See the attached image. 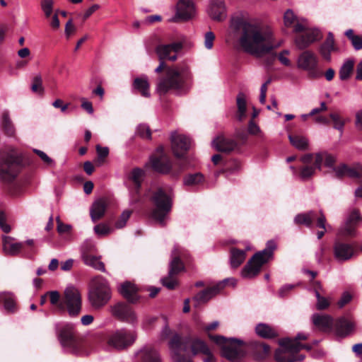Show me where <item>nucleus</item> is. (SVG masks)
I'll list each match as a JSON object with an SVG mask.
<instances>
[{"mask_svg": "<svg viewBox=\"0 0 362 362\" xmlns=\"http://www.w3.org/2000/svg\"><path fill=\"white\" fill-rule=\"evenodd\" d=\"M230 28L240 48L245 52L255 56H262L276 48L272 30L247 20L236 17L231 19Z\"/></svg>", "mask_w": 362, "mask_h": 362, "instance_id": "obj_1", "label": "nucleus"}, {"mask_svg": "<svg viewBox=\"0 0 362 362\" xmlns=\"http://www.w3.org/2000/svg\"><path fill=\"white\" fill-rule=\"evenodd\" d=\"M182 48L181 42L160 45L156 52L160 59L159 66L155 71L160 74L157 78L156 90L159 95H165L173 90H181L189 78V72L186 66H168L164 59L175 61L177 53Z\"/></svg>", "mask_w": 362, "mask_h": 362, "instance_id": "obj_2", "label": "nucleus"}, {"mask_svg": "<svg viewBox=\"0 0 362 362\" xmlns=\"http://www.w3.org/2000/svg\"><path fill=\"white\" fill-rule=\"evenodd\" d=\"M209 338L221 346V356L230 362H240L246 356L262 361L271 353L270 346L260 341L245 343L236 338H226L221 335L208 334Z\"/></svg>", "mask_w": 362, "mask_h": 362, "instance_id": "obj_3", "label": "nucleus"}, {"mask_svg": "<svg viewBox=\"0 0 362 362\" xmlns=\"http://www.w3.org/2000/svg\"><path fill=\"white\" fill-rule=\"evenodd\" d=\"M170 139L173 154L180 160L173 163L168 157L163 155L152 156L145 167L151 168L156 173L168 175L171 178L177 179L186 168L187 160L185 156L191 147L192 141L185 135L177 133H173Z\"/></svg>", "mask_w": 362, "mask_h": 362, "instance_id": "obj_4", "label": "nucleus"}, {"mask_svg": "<svg viewBox=\"0 0 362 362\" xmlns=\"http://www.w3.org/2000/svg\"><path fill=\"white\" fill-rule=\"evenodd\" d=\"M23 168L21 154L13 148L0 151V179L6 183L8 192L18 196L23 192V185L16 179Z\"/></svg>", "mask_w": 362, "mask_h": 362, "instance_id": "obj_5", "label": "nucleus"}, {"mask_svg": "<svg viewBox=\"0 0 362 362\" xmlns=\"http://www.w3.org/2000/svg\"><path fill=\"white\" fill-rule=\"evenodd\" d=\"M284 21L285 26L288 28L293 26V32L296 33L295 44L299 49L303 50L322 38V34L320 30L306 28L298 23L297 16L291 9H288L285 12Z\"/></svg>", "mask_w": 362, "mask_h": 362, "instance_id": "obj_6", "label": "nucleus"}, {"mask_svg": "<svg viewBox=\"0 0 362 362\" xmlns=\"http://www.w3.org/2000/svg\"><path fill=\"white\" fill-rule=\"evenodd\" d=\"M191 260V255L187 250L175 245L171 252L168 275L161 280L163 285L170 290L175 289L178 284L176 276L185 270V265H189Z\"/></svg>", "mask_w": 362, "mask_h": 362, "instance_id": "obj_7", "label": "nucleus"}, {"mask_svg": "<svg viewBox=\"0 0 362 362\" xmlns=\"http://www.w3.org/2000/svg\"><path fill=\"white\" fill-rule=\"evenodd\" d=\"M150 201L153 206L152 218L161 226L165 224V218L170 212L173 206V197L170 190L158 187L151 194Z\"/></svg>", "mask_w": 362, "mask_h": 362, "instance_id": "obj_8", "label": "nucleus"}, {"mask_svg": "<svg viewBox=\"0 0 362 362\" xmlns=\"http://www.w3.org/2000/svg\"><path fill=\"white\" fill-rule=\"evenodd\" d=\"M300 161L304 165L300 170V177L303 180H308L315 174L317 169L321 170L323 161L326 167L332 168L336 159L327 152H320L315 155L306 153L300 158Z\"/></svg>", "mask_w": 362, "mask_h": 362, "instance_id": "obj_9", "label": "nucleus"}, {"mask_svg": "<svg viewBox=\"0 0 362 362\" xmlns=\"http://www.w3.org/2000/svg\"><path fill=\"white\" fill-rule=\"evenodd\" d=\"M280 348L274 353V358L277 362H296L302 361L304 355H298L301 349L310 351L311 346L308 344H301L300 341H291L290 338L281 339L279 341Z\"/></svg>", "mask_w": 362, "mask_h": 362, "instance_id": "obj_10", "label": "nucleus"}, {"mask_svg": "<svg viewBox=\"0 0 362 362\" xmlns=\"http://www.w3.org/2000/svg\"><path fill=\"white\" fill-rule=\"evenodd\" d=\"M276 248V245L274 241H268L266 247L256 252L243 267V277L250 279L256 276L260 272L262 267L273 258Z\"/></svg>", "mask_w": 362, "mask_h": 362, "instance_id": "obj_11", "label": "nucleus"}, {"mask_svg": "<svg viewBox=\"0 0 362 362\" xmlns=\"http://www.w3.org/2000/svg\"><path fill=\"white\" fill-rule=\"evenodd\" d=\"M111 288L107 281L103 277L93 279L88 292V300L96 310L105 306L111 298Z\"/></svg>", "mask_w": 362, "mask_h": 362, "instance_id": "obj_12", "label": "nucleus"}, {"mask_svg": "<svg viewBox=\"0 0 362 362\" xmlns=\"http://www.w3.org/2000/svg\"><path fill=\"white\" fill-rule=\"evenodd\" d=\"M162 338L163 339L170 338L168 345L175 362H193L189 357L182 354L187 351V344L179 334L165 326L162 331Z\"/></svg>", "mask_w": 362, "mask_h": 362, "instance_id": "obj_13", "label": "nucleus"}, {"mask_svg": "<svg viewBox=\"0 0 362 362\" xmlns=\"http://www.w3.org/2000/svg\"><path fill=\"white\" fill-rule=\"evenodd\" d=\"M57 335L61 345L69 351L77 354L81 347V341L74 327L71 324H66L62 328L56 327Z\"/></svg>", "mask_w": 362, "mask_h": 362, "instance_id": "obj_14", "label": "nucleus"}, {"mask_svg": "<svg viewBox=\"0 0 362 362\" xmlns=\"http://www.w3.org/2000/svg\"><path fill=\"white\" fill-rule=\"evenodd\" d=\"M81 296L74 287L66 288L59 304V312L67 311L69 316L76 317L81 310Z\"/></svg>", "mask_w": 362, "mask_h": 362, "instance_id": "obj_15", "label": "nucleus"}, {"mask_svg": "<svg viewBox=\"0 0 362 362\" xmlns=\"http://www.w3.org/2000/svg\"><path fill=\"white\" fill-rule=\"evenodd\" d=\"M146 176L145 171L140 168H133L127 175L125 183L132 203L137 204L141 197V187Z\"/></svg>", "mask_w": 362, "mask_h": 362, "instance_id": "obj_16", "label": "nucleus"}, {"mask_svg": "<svg viewBox=\"0 0 362 362\" xmlns=\"http://www.w3.org/2000/svg\"><path fill=\"white\" fill-rule=\"evenodd\" d=\"M298 67L308 71L310 78H317L322 76V72L318 69V58L310 50L303 51L298 57Z\"/></svg>", "mask_w": 362, "mask_h": 362, "instance_id": "obj_17", "label": "nucleus"}, {"mask_svg": "<svg viewBox=\"0 0 362 362\" xmlns=\"http://www.w3.org/2000/svg\"><path fill=\"white\" fill-rule=\"evenodd\" d=\"M111 313L119 321L131 325L137 322V317L133 308L127 303L119 301L111 307Z\"/></svg>", "mask_w": 362, "mask_h": 362, "instance_id": "obj_18", "label": "nucleus"}, {"mask_svg": "<svg viewBox=\"0 0 362 362\" xmlns=\"http://www.w3.org/2000/svg\"><path fill=\"white\" fill-rule=\"evenodd\" d=\"M229 283L234 286L235 280L234 279H226L211 287L201 291L194 297L193 300L197 303V305L205 303L219 293Z\"/></svg>", "mask_w": 362, "mask_h": 362, "instance_id": "obj_19", "label": "nucleus"}, {"mask_svg": "<svg viewBox=\"0 0 362 362\" xmlns=\"http://www.w3.org/2000/svg\"><path fill=\"white\" fill-rule=\"evenodd\" d=\"M134 332L122 329L112 334L108 339V344L117 349H124L131 346L135 341Z\"/></svg>", "mask_w": 362, "mask_h": 362, "instance_id": "obj_20", "label": "nucleus"}, {"mask_svg": "<svg viewBox=\"0 0 362 362\" xmlns=\"http://www.w3.org/2000/svg\"><path fill=\"white\" fill-rule=\"evenodd\" d=\"M333 253L338 261H347L354 256V247L351 243L337 238L334 243Z\"/></svg>", "mask_w": 362, "mask_h": 362, "instance_id": "obj_21", "label": "nucleus"}, {"mask_svg": "<svg viewBox=\"0 0 362 362\" xmlns=\"http://www.w3.org/2000/svg\"><path fill=\"white\" fill-rule=\"evenodd\" d=\"M13 238L10 236L2 237V245L4 252L10 256H17L25 249V245L33 246V240H28L25 243H13Z\"/></svg>", "mask_w": 362, "mask_h": 362, "instance_id": "obj_22", "label": "nucleus"}, {"mask_svg": "<svg viewBox=\"0 0 362 362\" xmlns=\"http://www.w3.org/2000/svg\"><path fill=\"white\" fill-rule=\"evenodd\" d=\"M118 292L129 303L135 304L140 300L139 288L131 281L122 283L118 288Z\"/></svg>", "mask_w": 362, "mask_h": 362, "instance_id": "obj_23", "label": "nucleus"}, {"mask_svg": "<svg viewBox=\"0 0 362 362\" xmlns=\"http://www.w3.org/2000/svg\"><path fill=\"white\" fill-rule=\"evenodd\" d=\"M187 344V351L189 349L192 356L204 355L209 353L210 349L207 343L198 337H187L183 339Z\"/></svg>", "mask_w": 362, "mask_h": 362, "instance_id": "obj_24", "label": "nucleus"}, {"mask_svg": "<svg viewBox=\"0 0 362 362\" xmlns=\"http://www.w3.org/2000/svg\"><path fill=\"white\" fill-rule=\"evenodd\" d=\"M194 11V6L192 0H180L177 5L175 21H188Z\"/></svg>", "mask_w": 362, "mask_h": 362, "instance_id": "obj_25", "label": "nucleus"}, {"mask_svg": "<svg viewBox=\"0 0 362 362\" xmlns=\"http://www.w3.org/2000/svg\"><path fill=\"white\" fill-rule=\"evenodd\" d=\"M93 247V245L91 244L84 247L82 255L83 260L86 265L90 266L95 269L105 272V264L103 262L100 261V257L93 255L90 253Z\"/></svg>", "mask_w": 362, "mask_h": 362, "instance_id": "obj_26", "label": "nucleus"}, {"mask_svg": "<svg viewBox=\"0 0 362 362\" xmlns=\"http://www.w3.org/2000/svg\"><path fill=\"white\" fill-rule=\"evenodd\" d=\"M0 304L8 314L16 313L18 310V305L15 294L10 291L0 292Z\"/></svg>", "mask_w": 362, "mask_h": 362, "instance_id": "obj_27", "label": "nucleus"}, {"mask_svg": "<svg viewBox=\"0 0 362 362\" xmlns=\"http://www.w3.org/2000/svg\"><path fill=\"white\" fill-rule=\"evenodd\" d=\"M214 146L218 151L230 153L238 148V143L232 139L218 136L213 141Z\"/></svg>", "mask_w": 362, "mask_h": 362, "instance_id": "obj_28", "label": "nucleus"}, {"mask_svg": "<svg viewBox=\"0 0 362 362\" xmlns=\"http://www.w3.org/2000/svg\"><path fill=\"white\" fill-rule=\"evenodd\" d=\"M313 323L316 328L322 332H329L334 327V319L329 315L314 314Z\"/></svg>", "mask_w": 362, "mask_h": 362, "instance_id": "obj_29", "label": "nucleus"}, {"mask_svg": "<svg viewBox=\"0 0 362 362\" xmlns=\"http://www.w3.org/2000/svg\"><path fill=\"white\" fill-rule=\"evenodd\" d=\"M337 50L334 35L329 33L325 40L319 47V52L322 59L326 62L331 61V53Z\"/></svg>", "mask_w": 362, "mask_h": 362, "instance_id": "obj_30", "label": "nucleus"}, {"mask_svg": "<svg viewBox=\"0 0 362 362\" xmlns=\"http://www.w3.org/2000/svg\"><path fill=\"white\" fill-rule=\"evenodd\" d=\"M210 17L217 21H223L226 17V6L223 0H213L209 8Z\"/></svg>", "mask_w": 362, "mask_h": 362, "instance_id": "obj_31", "label": "nucleus"}, {"mask_svg": "<svg viewBox=\"0 0 362 362\" xmlns=\"http://www.w3.org/2000/svg\"><path fill=\"white\" fill-rule=\"evenodd\" d=\"M335 177L341 179L344 176H348L352 178H361V168L360 165L356 168H350L346 164H342L339 167L334 168Z\"/></svg>", "mask_w": 362, "mask_h": 362, "instance_id": "obj_32", "label": "nucleus"}, {"mask_svg": "<svg viewBox=\"0 0 362 362\" xmlns=\"http://www.w3.org/2000/svg\"><path fill=\"white\" fill-rule=\"evenodd\" d=\"M107 204L104 198L96 200L90 208V214L92 221L95 223L100 220L105 215Z\"/></svg>", "mask_w": 362, "mask_h": 362, "instance_id": "obj_33", "label": "nucleus"}, {"mask_svg": "<svg viewBox=\"0 0 362 362\" xmlns=\"http://www.w3.org/2000/svg\"><path fill=\"white\" fill-rule=\"evenodd\" d=\"M334 327L337 335L345 337L349 334L354 329V324L344 317L334 320Z\"/></svg>", "mask_w": 362, "mask_h": 362, "instance_id": "obj_34", "label": "nucleus"}, {"mask_svg": "<svg viewBox=\"0 0 362 362\" xmlns=\"http://www.w3.org/2000/svg\"><path fill=\"white\" fill-rule=\"evenodd\" d=\"M132 88L135 93H139L143 97L149 98L151 95L149 92L150 84L146 76L135 78Z\"/></svg>", "mask_w": 362, "mask_h": 362, "instance_id": "obj_35", "label": "nucleus"}, {"mask_svg": "<svg viewBox=\"0 0 362 362\" xmlns=\"http://www.w3.org/2000/svg\"><path fill=\"white\" fill-rule=\"evenodd\" d=\"M318 217L315 211H310L297 214L294 218V222L298 226L305 225L306 227L311 228L314 221H317Z\"/></svg>", "mask_w": 362, "mask_h": 362, "instance_id": "obj_36", "label": "nucleus"}, {"mask_svg": "<svg viewBox=\"0 0 362 362\" xmlns=\"http://www.w3.org/2000/svg\"><path fill=\"white\" fill-rule=\"evenodd\" d=\"M240 169V163L238 160H226L223 162V168L221 170L217 171L215 173V175L216 177H218L221 174H224L226 175V176H228V175L233 174L239 171Z\"/></svg>", "mask_w": 362, "mask_h": 362, "instance_id": "obj_37", "label": "nucleus"}, {"mask_svg": "<svg viewBox=\"0 0 362 362\" xmlns=\"http://www.w3.org/2000/svg\"><path fill=\"white\" fill-rule=\"evenodd\" d=\"M246 258L245 250L236 247H231L230 250V261L233 268H238L240 266Z\"/></svg>", "mask_w": 362, "mask_h": 362, "instance_id": "obj_38", "label": "nucleus"}, {"mask_svg": "<svg viewBox=\"0 0 362 362\" xmlns=\"http://www.w3.org/2000/svg\"><path fill=\"white\" fill-rule=\"evenodd\" d=\"M255 332L258 336L264 339H274L278 336L272 327L264 323L258 324L255 327Z\"/></svg>", "mask_w": 362, "mask_h": 362, "instance_id": "obj_39", "label": "nucleus"}, {"mask_svg": "<svg viewBox=\"0 0 362 362\" xmlns=\"http://www.w3.org/2000/svg\"><path fill=\"white\" fill-rule=\"evenodd\" d=\"M204 181V176L201 173L187 174L184 177L183 180L184 185L188 187H194L202 185Z\"/></svg>", "mask_w": 362, "mask_h": 362, "instance_id": "obj_40", "label": "nucleus"}, {"mask_svg": "<svg viewBox=\"0 0 362 362\" xmlns=\"http://www.w3.org/2000/svg\"><path fill=\"white\" fill-rule=\"evenodd\" d=\"M291 144L299 150H306L308 147V140L301 136L289 135L288 136Z\"/></svg>", "mask_w": 362, "mask_h": 362, "instance_id": "obj_41", "label": "nucleus"}, {"mask_svg": "<svg viewBox=\"0 0 362 362\" xmlns=\"http://www.w3.org/2000/svg\"><path fill=\"white\" fill-rule=\"evenodd\" d=\"M3 130L8 136H13L15 134L14 126L9 118L8 112H4L2 115Z\"/></svg>", "mask_w": 362, "mask_h": 362, "instance_id": "obj_42", "label": "nucleus"}, {"mask_svg": "<svg viewBox=\"0 0 362 362\" xmlns=\"http://www.w3.org/2000/svg\"><path fill=\"white\" fill-rule=\"evenodd\" d=\"M345 35L351 41L352 46L356 50L362 49V36L354 34L352 29L345 32Z\"/></svg>", "mask_w": 362, "mask_h": 362, "instance_id": "obj_43", "label": "nucleus"}, {"mask_svg": "<svg viewBox=\"0 0 362 362\" xmlns=\"http://www.w3.org/2000/svg\"><path fill=\"white\" fill-rule=\"evenodd\" d=\"M237 106L238 112L236 117L239 121H242L245 117L246 112V101L243 93H239L237 97Z\"/></svg>", "mask_w": 362, "mask_h": 362, "instance_id": "obj_44", "label": "nucleus"}, {"mask_svg": "<svg viewBox=\"0 0 362 362\" xmlns=\"http://www.w3.org/2000/svg\"><path fill=\"white\" fill-rule=\"evenodd\" d=\"M354 69V62L351 60L346 61L339 70V78L342 81L347 80Z\"/></svg>", "mask_w": 362, "mask_h": 362, "instance_id": "obj_45", "label": "nucleus"}, {"mask_svg": "<svg viewBox=\"0 0 362 362\" xmlns=\"http://www.w3.org/2000/svg\"><path fill=\"white\" fill-rule=\"evenodd\" d=\"M320 215L317 218V223H316L317 227L322 229V230H318L317 232V237L319 240H320L323 238V236L325 234V232L327 231V228H329V225L327 226V224H326L327 219H326L325 214L322 211H320Z\"/></svg>", "mask_w": 362, "mask_h": 362, "instance_id": "obj_46", "label": "nucleus"}, {"mask_svg": "<svg viewBox=\"0 0 362 362\" xmlns=\"http://www.w3.org/2000/svg\"><path fill=\"white\" fill-rule=\"evenodd\" d=\"M30 88L35 93H37L40 95L44 94V88L42 86V78L40 75H36L32 80Z\"/></svg>", "mask_w": 362, "mask_h": 362, "instance_id": "obj_47", "label": "nucleus"}, {"mask_svg": "<svg viewBox=\"0 0 362 362\" xmlns=\"http://www.w3.org/2000/svg\"><path fill=\"white\" fill-rule=\"evenodd\" d=\"M353 223L346 222V226L341 228L338 235L341 237H354L355 235V227Z\"/></svg>", "mask_w": 362, "mask_h": 362, "instance_id": "obj_48", "label": "nucleus"}, {"mask_svg": "<svg viewBox=\"0 0 362 362\" xmlns=\"http://www.w3.org/2000/svg\"><path fill=\"white\" fill-rule=\"evenodd\" d=\"M136 134L143 139H151V131L150 127L145 124H141L137 127Z\"/></svg>", "mask_w": 362, "mask_h": 362, "instance_id": "obj_49", "label": "nucleus"}, {"mask_svg": "<svg viewBox=\"0 0 362 362\" xmlns=\"http://www.w3.org/2000/svg\"><path fill=\"white\" fill-rule=\"evenodd\" d=\"M57 230L59 235L67 234L69 235L71 232L72 227L69 224L64 223L59 216L57 217Z\"/></svg>", "mask_w": 362, "mask_h": 362, "instance_id": "obj_50", "label": "nucleus"}, {"mask_svg": "<svg viewBox=\"0 0 362 362\" xmlns=\"http://www.w3.org/2000/svg\"><path fill=\"white\" fill-rule=\"evenodd\" d=\"M47 294L49 298L51 304L55 306L57 311H59V304L62 300L59 293L57 291H52L47 292Z\"/></svg>", "mask_w": 362, "mask_h": 362, "instance_id": "obj_51", "label": "nucleus"}, {"mask_svg": "<svg viewBox=\"0 0 362 362\" xmlns=\"http://www.w3.org/2000/svg\"><path fill=\"white\" fill-rule=\"evenodd\" d=\"M132 211L131 210H125L120 215L119 218L115 223V227L117 228H122L125 225L127 221L129 220L132 215Z\"/></svg>", "mask_w": 362, "mask_h": 362, "instance_id": "obj_52", "label": "nucleus"}, {"mask_svg": "<svg viewBox=\"0 0 362 362\" xmlns=\"http://www.w3.org/2000/svg\"><path fill=\"white\" fill-rule=\"evenodd\" d=\"M329 119H331L334 123V127L336 129L341 131L344 126V121L340 117L338 113L332 112L329 114Z\"/></svg>", "mask_w": 362, "mask_h": 362, "instance_id": "obj_53", "label": "nucleus"}, {"mask_svg": "<svg viewBox=\"0 0 362 362\" xmlns=\"http://www.w3.org/2000/svg\"><path fill=\"white\" fill-rule=\"evenodd\" d=\"M144 360L145 362H160L157 351L152 349L144 352Z\"/></svg>", "mask_w": 362, "mask_h": 362, "instance_id": "obj_54", "label": "nucleus"}, {"mask_svg": "<svg viewBox=\"0 0 362 362\" xmlns=\"http://www.w3.org/2000/svg\"><path fill=\"white\" fill-rule=\"evenodd\" d=\"M96 151L98 155V162L100 164L104 163L105 159L109 155V148L107 147H102L100 145L96 146Z\"/></svg>", "mask_w": 362, "mask_h": 362, "instance_id": "obj_55", "label": "nucleus"}, {"mask_svg": "<svg viewBox=\"0 0 362 362\" xmlns=\"http://www.w3.org/2000/svg\"><path fill=\"white\" fill-rule=\"evenodd\" d=\"M41 8L46 18H49L53 11L52 0H42Z\"/></svg>", "mask_w": 362, "mask_h": 362, "instance_id": "obj_56", "label": "nucleus"}, {"mask_svg": "<svg viewBox=\"0 0 362 362\" xmlns=\"http://www.w3.org/2000/svg\"><path fill=\"white\" fill-rule=\"evenodd\" d=\"M315 296L317 298L316 308L318 310H323L329 308L330 303L326 298L322 296L320 293H317Z\"/></svg>", "mask_w": 362, "mask_h": 362, "instance_id": "obj_57", "label": "nucleus"}, {"mask_svg": "<svg viewBox=\"0 0 362 362\" xmlns=\"http://www.w3.org/2000/svg\"><path fill=\"white\" fill-rule=\"evenodd\" d=\"M94 231L98 235H106L111 233L112 228L105 224L100 223L95 226Z\"/></svg>", "mask_w": 362, "mask_h": 362, "instance_id": "obj_58", "label": "nucleus"}, {"mask_svg": "<svg viewBox=\"0 0 362 362\" xmlns=\"http://www.w3.org/2000/svg\"><path fill=\"white\" fill-rule=\"evenodd\" d=\"M215 35L213 32L209 31L204 35V46L206 49H211L214 46Z\"/></svg>", "mask_w": 362, "mask_h": 362, "instance_id": "obj_59", "label": "nucleus"}, {"mask_svg": "<svg viewBox=\"0 0 362 362\" xmlns=\"http://www.w3.org/2000/svg\"><path fill=\"white\" fill-rule=\"evenodd\" d=\"M248 133L252 135H259L260 137L263 136L259 126L254 122L253 119H250L248 124Z\"/></svg>", "mask_w": 362, "mask_h": 362, "instance_id": "obj_60", "label": "nucleus"}, {"mask_svg": "<svg viewBox=\"0 0 362 362\" xmlns=\"http://www.w3.org/2000/svg\"><path fill=\"white\" fill-rule=\"evenodd\" d=\"M0 228L6 233L11 231V226L6 223V215L2 211H0Z\"/></svg>", "mask_w": 362, "mask_h": 362, "instance_id": "obj_61", "label": "nucleus"}, {"mask_svg": "<svg viewBox=\"0 0 362 362\" xmlns=\"http://www.w3.org/2000/svg\"><path fill=\"white\" fill-rule=\"evenodd\" d=\"M351 296L350 293L345 292L341 296V298L337 302V305L339 308H343L347 303H349L351 300Z\"/></svg>", "mask_w": 362, "mask_h": 362, "instance_id": "obj_62", "label": "nucleus"}, {"mask_svg": "<svg viewBox=\"0 0 362 362\" xmlns=\"http://www.w3.org/2000/svg\"><path fill=\"white\" fill-rule=\"evenodd\" d=\"M36 153L46 164L50 165L52 163V160L43 151L37 149H34Z\"/></svg>", "mask_w": 362, "mask_h": 362, "instance_id": "obj_63", "label": "nucleus"}, {"mask_svg": "<svg viewBox=\"0 0 362 362\" xmlns=\"http://www.w3.org/2000/svg\"><path fill=\"white\" fill-rule=\"evenodd\" d=\"M360 218L361 216L358 210L354 209L350 214L347 221L356 224L360 220Z\"/></svg>", "mask_w": 362, "mask_h": 362, "instance_id": "obj_64", "label": "nucleus"}]
</instances>
